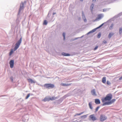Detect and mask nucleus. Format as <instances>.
I'll return each instance as SVG.
<instances>
[{
    "mask_svg": "<svg viewBox=\"0 0 122 122\" xmlns=\"http://www.w3.org/2000/svg\"><path fill=\"white\" fill-rule=\"evenodd\" d=\"M112 95L111 94L107 95L106 97L104 98H102V100L103 102H104L105 101H110L112 98Z\"/></svg>",
    "mask_w": 122,
    "mask_h": 122,
    "instance_id": "nucleus-1",
    "label": "nucleus"
},
{
    "mask_svg": "<svg viewBox=\"0 0 122 122\" xmlns=\"http://www.w3.org/2000/svg\"><path fill=\"white\" fill-rule=\"evenodd\" d=\"M22 40V38H20L19 40L15 44V46L14 48V51L16 50L19 47L20 43H21Z\"/></svg>",
    "mask_w": 122,
    "mask_h": 122,
    "instance_id": "nucleus-2",
    "label": "nucleus"
},
{
    "mask_svg": "<svg viewBox=\"0 0 122 122\" xmlns=\"http://www.w3.org/2000/svg\"><path fill=\"white\" fill-rule=\"evenodd\" d=\"M44 87L48 89L52 88L55 87L54 84H44Z\"/></svg>",
    "mask_w": 122,
    "mask_h": 122,
    "instance_id": "nucleus-3",
    "label": "nucleus"
},
{
    "mask_svg": "<svg viewBox=\"0 0 122 122\" xmlns=\"http://www.w3.org/2000/svg\"><path fill=\"white\" fill-rule=\"evenodd\" d=\"M107 118V117L104 115L101 114L100 117V121L102 122L106 120Z\"/></svg>",
    "mask_w": 122,
    "mask_h": 122,
    "instance_id": "nucleus-4",
    "label": "nucleus"
},
{
    "mask_svg": "<svg viewBox=\"0 0 122 122\" xmlns=\"http://www.w3.org/2000/svg\"><path fill=\"white\" fill-rule=\"evenodd\" d=\"M116 101L115 99H113L110 101L109 102H107L105 103L102 104L103 106H104L106 105L109 104H112L114 102Z\"/></svg>",
    "mask_w": 122,
    "mask_h": 122,
    "instance_id": "nucleus-5",
    "label": "nucleus"
},
{
    "mask_svg": "<svg viewBox=\"0 0 122 122\" xmlns=\"http://www.w3.org/2000/svg\"><path fill=\"white\" fill-rule=\"evenodd\" d=\"M89 118L91 120L93 121L96 120L97 119L95 117L94 114H92L90 115L89 116Z\"/></svg>",
    "mask_w": 122,
    "mask_h": 122,
    "instance_id": "nucleus-6",
    "label": "nucleus"
},
{
    "mask_svg": "<svg viewBox=\"0 0 122 122\" xmlns=\"http://www.w3.org/2000/svg\"><path fill=\"white\" fill-rule=\"evenodd\" d=\"M9 64H10V67L12 68L13 67L14 65V61L13 60H10Z\"/></svg>",
    "mask_w": 122,
    "mask_h": 122,
    "instance_id": "nucleus-7",
    "label": "nucleus"
},
{
    "mask_svg": "<svg viewBox=\"0 0 122 122\" xmlns=\"http://www.w3.org/2000/svg\"><path fill=\"white\" fill-rule=\"evenodd\" d=\"M24 3H22L20 4V7L19 9V12H20V11L21 10H22L24 7Z\"/></svg>",
    "mask_w": 122,
    "mask_h": 122,
    "instance_id": "nucleus-8",
    "label": "nucleus"
},
{
    "mask_svg": "<svg viewBox=\"0 0 122 122\" xmlns=\"http://www.w3.org/2000/svg\"><path fill=\"white\" fill-rule=\"evenodd\" d=\"M27 80L29 83H35V81L31 79H28Z\"/></svg>",
    "mask_w": 122,
    "mask_h": 122,
    "instance_id": "nucleus-9",
    "label": "nucleus"
},
{
    "mask_svg": "<svg viewBox=\"0 0 122 122\" xmlns=\"http://www.w3.org/2000/svg\"><path fill=\"white\" fill-rule=\"evenodd\" d=\"M95 102L97 104H99L100 103V101L98 99H96L95 100Z\"/></svg>",
    "mask_w": 122,
    "mask_h": 122,
    "instance_id": "nucleus-10",
    "label": "nucleus"
},
{
    "mask_svg": "<svg viewBox=\"0 0 122 122\" xmlns=\"http://www.w3.org/2000/svg\"><path fill=\"white\" fill-rule=\"evenodd\" d=\"M50 101L49 97H46L42 100V101L44 102L48 101Z\"/></svg>",
    "mask_w": 122,
    "mask_h": 122,
    "instance_id": "nucleus-11",
    "label": "nucleus"
},
{
    "mask_svg": "<svg viewBox=\"0 0 122 122\" xmlns=\"http://www.w3.org/2000/svg\"><path fill=\"white\" fill-rule=\"evenodd\" d=\"M91 93L94 96H96V92L95 90L94 89H93L91 91Z\"/></svg>",
    "mask_w": 122,
    "mask_h": 122,
    "instance_id": "nucleus-12",
    "label": "nucleus"
},
{
    "mask_svg": "<svg viewBox=\"0 0 122 122\" xmlns=\"http://www.w3.org/2000/svg\"><path fill=\"white\" fill-rule=\"evenodd\" d=\"M71 85V84H66L64 83H62L61 84V85L62 86H69Z\"/></svg>",
    "mask_w": 122,
    "mask_h": 122,
    "instance_id": "nucleus-13",
    "label": "nucleus"
},
{
    "mask_svg": "<svg viewBox=\"0 0 122 122\" xmlns=\"http://www.w3.org/2000/svg\"><path fill=\"white\" fill-rule=\"evenodd\" d=\"M106 78L105 77H103L102 79V82L104 83H106Z\"/></svg>",
    "mask_w": 122,
    "mask_h": 122,
    "instance_id": "nucleus-14",
    "label": "nucleus"
},
{
    "mask_svg": "<svg viewBox=\"0 0 122 122\" xmlns=\"http://www.w3.org/2000/svg\"><path fill=\"white\" fill-rule=\"evenodd\" d=\"M114 35V33H109L108 36V37L109 38H110L111 37Z\"/></svg>",
    "mask_w": 122,
    "mask_h": 122,
    "instance_id": "nucleus-15",
    "label": "nucleus"
},
{
    "mask_svg": "<svg viewBox=\"0 0 122 122\" xmlns=\"http://www.w3.org/2000/svg\"><path fill=\"white\" fill-rule=\"evenodd\" d=\"M49 98L50 100H55L56 98V97H49Z\"/></svg>",
    "mask_w": 122,
    "mask_h": 122,
    "instance_id": "nucleus-16",
    "label": "nucleus"
},
{
    "mask_svg": "<svg viewBox=\"0 0 122 122\" xmlns=\"http://www.w3.org/2000/svg\"><path fill=\"white\" fill-rule=\"evenodd\" d=\"M84 112H81L80 113H78L76 114L75 115H74V116L75 117L77 116H78V115H81L83 114L84 113Z\"/></svg>",
    "mask_w": 122,
    "mask_h": 122,
    "instance_id": "nucleus-17",
    "label": "nucleus"
},
{
    "mask_svg": "<svg viewBox=\"0 0 122 122\" xmlns=\"http://www.w3.org/2000/svg\"><path fill=\"white\" fill-rule=\"evenodd\" d=\"M62 54L64 56H69L70 55V54H66L64 52L62 53Z\"/></svg>",
    "mask_w": 122,
    "mask_h": 122,
    "instance_id": "nucleus-18",
    "label": "nucleus"
},
{
    "mask_svg": "<svg viewBox=\"0 0 122 122\" xmlns=\"http://www.w3.org/2000/svg\"><path fill=\"white\" fill-rule=\"evenodd\" d=\"M89 105L90 108L91 109H92L93 107H92V103L91 102H90L89 104Z\"/></svg>",
    "mask_w": 122,
    "mask_h": 122,
    "instance_id": "nucleus-19",
    "label": "nucleus"
},
{
    "mask_svg": "<svg viewBox=\"0 0 122 122\" xmlns=\"http://www.w3.org/2000/svg\"><path fill=\"white\" fill-rule=\"evenodd\" d=\"M87 115H86L81 116V117L83 119L85 118L86 117Z\"/></svg>",
    "mask_w": 122,
    "mask_h": 122,
    "instance_id": "nucleus-20",
    "label": "nucleus"
},
{
    "mask_svg": "<svg viewBox=\"0 0 122 122\" xmlns=\"http://www.w3.org/2000/svg\"><path fill=\"white\" fill-rule=\"evenodd\" d=\"M102 18V16L101 15H98V17L96 20H98L101 19Z\"/></svg>",
    "mask_w": 122,
    "mask_h": 122,
    "instance_id": "nucleus-21",
    "label": "nucleus"
},
{
    "mask_svg": "<svg viewBox=\"0 0 122 122\" xmlns=\"http://www.w3.org/2000/svg\"><path fill=\"white\" fill-rule=\"evenodd\" d=\"M114 26V24H112L109 27V29L110 30H111L112 29V28Z\"/></svg>",
    "mask_w": 122,
    "mask_h": 122,
    "instance_id": "nucleus-22",
    "label": "nucleus"
},
{
    "mask_svg": "<svg viewBox=\"0 0 122 122\" xmlns=\"http://www.w3.org/2000/svg\"><path fill=\"white\" fill-rule=\"evenodd\" d=\"M122 28H120L119 29V34H121L122 32Z\"/></svg>",
    "mask_w": 122,
    "mask_h": 122,
    "instance_id": "nucleus-23",
    "label": "nucleus"
},
{
    "mask_svg": "<svg viewBox=\"0 0 122 122\" xmlns=\"http://www.w3.org/2000/svg\"><path fill=\"white\" fill-rule=\"evenodd\" d=\"M47 24V22L46 20H45L44 21L43 24L44 25H46Z\"/></svg>",
    "mask_w": 122,
    "mask_h": 122,
    "instance_id": "nucleus-24",
    "label": "nucleus"
},
{
    "mask_svg": "<svg viewBox=\"0 0 122 122\" xmlns=\"http://www.w3.org/2000/svg\"><path fill=\"white\" fill-rule=\"evenodd\" d=\"M13 50H12L9 53L10 56H11L12 53H13Z\"/></svg>",
    "mask_w": 122,
    "mask_h": 122,
    "instance_id": "nucleus-25",
    "label": "nucleus"
},
{
    "mask_svg": "<svg viewBox=\"0 0 122 122\" xmlns=\"http://www.w3.org/2000/svg\"><path fill=\"white\" fill-rule=\"evenodd\" d=\"M107 84L108 85H110L111 84V83L109 81H107Z\"/></svg>",
    "mask_w": 122,
    "mask_h": 122,
    "instance_id": "nucleus-26",
    "label": "nucleus"
},
{
    "mask_svg": "<svg viewBox=\"0 0 122 122\" xmlns=\"http://www.w3.org/2000/svg\"><path fill=\"white\" fill-rule=\"evenodd\" d=\"M30 94L29 93L28 94L27 96H26V97L25 99H27L30 97Z\"/></svg>",
    "mask_w": 122,
    "mask_h": 122,
    "instance_id": "nucleus-27",
    "label": "nucleus"
},
{
    "mask_svg": "<svg viewBox=\"0 0 122 122\" xmlns=\"http://www.w3.org/2000/svg\"><path fill=\"white\" fill-rule=\"evenodd\" d=\"M101 36V34L100 33H99L97 35V37L98 38H99Z\"/></svg>",
    "mask_w": 122,
    "mask_h": 122,
    "instance_id": "nucleus-28",
    "label": "nucleus"
},
{
    "mask_svg": "<svg viewBox=\"0 0 122 122\" xmlns=\"http://www.w3.org/2000/svg\"><path fill=\"white\" fill-rule=\"evenodd\" d=\"M63 36L64 37V39L65 40V33H63Z\"/></svg>",
    "mask_w": 122,
    "mask_h": 122,
    "instance_id": "nucleus-29",
    "label": "nucleus"
},
{
    "mask_svg": "<svg viewBox=\"0 0 122 122\" xmlns=\"http://www.w3.org/2000/svg\"><path fill=\"white\" fill-rule=\"evenodd\" d=\"M94 4H92L91 5V6L90 7L91 8L92 10L93 9V7L94 6Z\"/></svg>",
    "mask_w": 122,
    "mask_h": 122,
    "instance_id": "nucleus-30",
    "label": "nucleus"
},
{
    "mask_svg": "<svg viewBox=\"0 0 122 122\" xmlns=\"http://www.w3.org/2000/svg\"><path fill=\"white\" fill-rule=\"evenodd\" d=\"M99 107H99V106L97 107V108H96V109H95L96 111V112L98 111V109H99Z\"/></svg>",
    "mask_w": 122,
    "mask_h": 122,
    "instance_id": "nucleus-31",
    "label": "nucleus"
},
{
    "mask_svg": "<svg viewBox=\"0 0 122 122\" xmlns=\"http://www.w3.org/2000/svg\"><path fill=\"white\" fill-rule=\"evenodd\" d=\"M96 30V29H95L92 30L91 31H90V32L92 33L95 31Z\"/></svg>",
    "mask_w": 122,
    "mask_h": 122,
    "instance_id": "nucleus-32",
    "label": "nucleus"
},
{
    "mask_svg": "<svg viewBox=\"0 0 122 122\" xmlns=\"http://www.w3.org/2000/svg\"><path fill=\"white\" fill-rule=\"evenodd\" d=\"M98 46H96L94 48V50H97V48H98Z\"/></svg>",
    "mask_w": 122,
    "mask_h": 122,
    "instance_id": "nucleus-33",
    "label": "nucleus"
},
{
    "mask_svg": "<svg viewBox=\"0 0 122 122\" xmlns=\"http://www.w3.org/2000/svg\"><path fill=\"white\" fill-rule=\"evenodd\" d=\"M103 24H102L100 26H99L98 27H97V28L96 29H98V28H100V27H101L103 25Z\"/></svg>",
    "mask_w": 122,
    "mask_h": 122,
    "instance_id": "nucleus-34",
    "label": "nucleus"
},
{
    "mask_svg": "<svg viewBox=\"0 0 122 122\" xmlns=\"http://www.w3.org/2000/svg\"><path fill=\"white\" fill-rule=\"evenodd\" d=\"M103 43H104V44H105V43H107V42L106 41H104L103 42Z\"/></svg>",
    "mask_w": 122,
    "mask_h": 122,
    "instance_id": "nucleus-35",
    "label": "nucleus"
},
{
    "mask_svg": "<svg viewBox=\"0 0 122 122\" xmlns=\"http://www.w3.org/2000/svg\"><path fill=\"white\" fill-rule=\"evenodd\" d=\"M119 80H121L122 79V76H121L119 79Z\"/></svg>",
    "mask_w": 122,
    "mask_h": 122,
    "instance_id": "nucleus-36",
    "label": "nucleus"
},
{
    "mask_svg": "<svg viewBox=\"0 0 122 122\" xmlns=\"http://www.w3.org/2000/svg\"><path fill=\"white\" fill-rule=\"evenodd\" d=\"M82 15L83 16L84 15V13L83 12H82Z\"/></svg>",
    "mask_w": 122,
    "mask_h": 122,
    "instance_id": "nucleus-37",
    "label": "nucleus"
},
{
    "mask_svg": "<svg viewBox=\"0 0 122 122\" xmlns=\"http://www.w3.org/2000/svg\"><path fill=\"white\" fill-rule=\"evenodd\" d=\"M56 13H53V14L54 15Z\"/></svg>",
    "mask_w": 122,
    "mask_h": 122,
    "instance_id": "nucleus-38",
    "label": "nucleus"
},
{
    "mask_svg": "<svg viewBox=\"0 0 122 122\" xmlns=\"http://www.w3.org/2000/svg\"><path fill=\"white\" fill-rule=\"evenodd\" d=\"M81 1H83V0H80Z\"/></svg>",
    "mask_w": 122,
    "mask_h": 122,
    "instance_id": "nucleus-39",
    "label": "nucleus"
},
{
    "mask_svg": "<svg viewBox=\"0 0 122 122\" xmlns=\"http://www.w3.org/2000/svg\"><path fill=\"white\" fill-rule=\"evenodd\" d=\"M93 1H94V0H95L96 1V0H92Z\"/></svg>",
    "mask_w": 122,
    "mask_h": 122,
    "instance_id": "nucleus-40",
    "label": "nucleus"
}]
</instances>
